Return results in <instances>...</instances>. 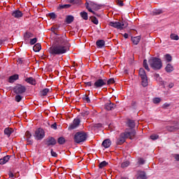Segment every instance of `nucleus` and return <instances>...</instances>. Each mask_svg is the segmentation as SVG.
<instances>
[{
  "mask_svg": "<svg viewBox=\"0 0 179 179\" xmlns=\"http://www.w3.org/2000/svg\"><path fill=\"white\" fill-rule=\"evenodd\" d=\"M118 6H124V1L121 0H117Z\"/></svg>",
  "mask_w": 179,
  "mask_h": 179,
  "instance_id": "6e6d98bb",
  "label": "nucleus"
},
{
  "mask_svg": "<svg viewBox=\"0 0 179 179\" xmlns=\"http://www.w3.org/2000/svg\"><path fill=\"white\" fill-rule=\"evenodd\" d=\"M70 3H73V5L80 3V0H70Z\"/></svg>",
  "mask_w": 179,
  "mask_h": 179,
  "instance_id": "a18cd8bd",
  "label": "nucleus"
},
{
  "mask_svg": "<svg viewBox=\"0 0 179 179\" xmlns=\"http://www.w3.org/2000/svg\"><path fill=\"white\" fill-rule=\"evenodd\" d=\"M107 85V78H99L93 84L94 89H101Z\"/></svg>",
  "mask_w": 179,
  "mask_h": 179,
  "instance_id": "423d86ee",
  "label": "nucleus"
},
{
  "mask_svg": "<svg viewBox=\"0 0 179 179\" xmlns=\"http://www.w3.org/2000/svg\"><path fill=\"white\" fill-rule=\"evenodd\" d=\"M13 134V129L10 127H7L4 129V134L6 135L8 138Z\"/></svg>",
  "mask_w": 179,
  "mask_h": 179,
  "instance_id": "6ab92c4d",
  "label": "nucleus"
},
{
  "mask_svg": "<svg viewBox=\"0 0 179 179\" xmlns=\"http://www.w3.org/2000/svg\"><path fill=\"white\" fill-rule=\"evenodd\" d=\"M25 136L27 138V141H29V139H30V138H31V133H30V131H27L25 133Z\"/></svg>",
  "mask_w": 179,
  "mask_h": 179,
  "instance_id": "c03bdc74",
  "label": "nucleus"
},
{
  "mask_svg": "<svg viewBox=\"0 0 179 179\" xmlns=\"http://www.w3.org/2000/svg\"><path fill=\"white\" fill-rule=\"evenodd\" d=\"M86 8L89 12H91V13H93V15H96V13L92 10V9H94V10H99V9H100V5L94 3V2H91L90 4L87 3L86 5Z\"/></svg>",
  "mask_w": 179,
  "mask_h": 179,
  "instance_id": "6e6552de",
  "label": "nucleus"
},
{
  "mask_svg": "<svg viewBox=\"0 0 179 179\" xmlns=\"http://www.w3.org/2000/svg\"><path fill=\"white\" fill-rule=\"evenodd\" d=\"M13 92L16 94H23L26 92V87L22 85H17L13 88Z\"/></svg>",
  "mask_w": 179,
  "mask_h": 179,
  "instance_id": "1a4fd4ad",
  "label": "nucleus"
},
{
  "mask_svg": "<svg viewBox=\"0 0 179 179\" xmlns=\"http://www.w3.org/2000/svg\"><path fill=\"white\" fill-rule=\"evenodd\" d=\"M68 8H71V4L59 5L60 9H68Z\"/></svg>",
  "mask_w": 179,
  "mask_h": 179,
  "instance_id": "e433bc0d",
  "label": "nucleus"
},
{
  "mask_svg": "<svg viewBox=\"0 0 179 179\" xmlns=\"http://www.w3.org/2000/svg\"><path fill=\"white\" fill-rule=\"evenodd\" d=\"M80 124V120L79 118H76L73 120V122L69 126V129H76Z\"/></svg>",
  "mask_w": 179,
  "mask_h": 179,
  "instance_id": "9d476101",
  "label": "nucleus"
},
{
  "mask_svg": "<svg viewBox=\"0 0 179 179\" xmlns=\"http://www.w3.org/2000/svg\"><path fill=\"white\" fill-rule=\"evenodd\" d=\"M83 100H84V101H85L86 103H90V98H89V96L86 94L83 95Z\"/></svg>",
  "mask_w": 179,
  "mask_h": 179,
  "instance_id": "c9c22d12",
  "label": "nucleus"
},
{
  "mask_svg": "<svg viewBox=\"0 0 179 179\" xmlns=\"http://www.w3.org/2000/svg\"><path fill=\"white\" fill-rule=\"evenodd\" d=\"M8 176L10 178H13L15 177V175L13 174V173H12V171H10L8 173Z\"/></svg>",
  "mask_w": 179,
  "mask_h": 179,
  "instance_id": "052dcab7",
  "label": "nucleus"
},
{
  "mask_svg": "<svg viewBox=\"0 0 179 179\" xmlns=\"http://www.w3.org/2000/svg\"><path fill=\"white\" fill-rule=\"evenodd\" d=\"M24 81L27 82V83H29V85H32V86H36V85H37V81L32 77L27 78Z\"/></svg>",
  "mask_w": 179,
  "mask_h": 179,
  "instance_id": "2eb2a0df",
  "label": "nucleus"
},
{
  "mask_svg": "<svg viewBox=\"0 0 179 179\" xmlns=\"http://www.w3.org/2000/svg\"><path fill=\"white\" fill-rule=\"evenodd\" d=\"M50 55L55 57V55H62L69 51V46H68V42L63 38L58 40L57 43L52 45L48 50Z\"/></svg>",
  "mask_w": 179,
  "mask_h": 179,
  "instance_id": "f257e3e1",
  "label": "nucleus"
},
{
  "mask_svg": "<svg viewBox=\"0 0 179 179\" xmlns=\"http://www.w3.org/2000/svg\"><path fill=\"white\" fill-rule=\"evenodd\" d=\"M51 155L53 157H57V152H54V150H51Z\"/></svg>",
  "mask_w": 179,
  "mask_h": 179,
  "instance_id": "bf43d9fd",
  "label": "nucleus"
},
{
  "mask_svg": "<svg viewBox=\"0 0 179 179\" xmlns=\"http://www.w3.org/2000/svg\"><path fill=\"white\" fill-rule=\"evenodd\" d=\"M17 64H24V59L23 58H19L17 60Z\"/></svg>",
  "mask_w": 179,
  "mask_h": 179,
  "instance_id": "603ef678",
  "label": "nucleus"
},
{
  "mask_svg": "<svg viewBox=\"0 0 179 179\" xmlns=\"http://www.w3.org/2000/svg\"><path fill=\"white\" fill-rule=\"evenodd\" d=\"M128 127H129V128H135V121L129 120L128 121Z\"/></svg>",
  "mask_w": 179,
  "mask_h": 179,
  "instance_id": "c756f323",
  "label": "nucleus"
},
{
  "mask_svg": "<svg viewBox=\"0 0 179 179\" xmlns=\"http://www.w3.org/2000/svg\"><path fill=\"white\" fill-rule=\"evenodd\" d=\"M168 87H169V89H173V87H174V83H170Z\"/></svg>",
  "mask_w": 179,
  "mask_h": 179,
  "instance_id": "680f3d73",
  "label": "nucleus"
},
{
  "mask_svg": "<svg viewBox=\"0 0 179 179\" xmlns=\"http://www.w3.org/2000/svg\"><path fill=\"white\" fill-rule=\"evenodd\" d=\"M18 95L15 96V101H17V103H20V101H22V99H23V97L20 95H19V94H17Z\"/></svg>",
  "mask_w": 179,
  "mask_h": 179,
  "instance_id": "4c0bfd02",
  "label": "nucleus"
},
{
  "mask_svg": "<svg viewBox=\"0 0 179 179\" xmlns=\"http://www.w3.org/2000/svg\"><path fill=\"white\" fill-rule=\"evenodd\" d=\"M165 71L168 73H170L173 72V71H174V66H173V65H171V64H168L166 65V66L165 67Z\"/></svg>",
  "mask_w": 179,
  "mask_h": 179,
  "instance_id": "412c9836",
  "label": "nucleus"
},
{
  "mask_svg": "<svg viewBox=\"0 0 179 179\" xmlns=\"http://www.w3.org/2000/svg\"><path fill=\"white\" fill-rule=\"evenodd\" d=\"M163 13V10H155L153 11V15H162Z\"/></svg>",
  "mask_w": 179,
  "mask_h": 179,
  "instance_id": "ea45409f",
  "label": "nucleus"
},
{
  "mask_svg": "<svg viewBox=\"0 0 179 179\" xmlns=\"http://www.w3.org/2000/svg\"><path fill=\"white\" fill-rule=\"evenodd\" d=\"M139 76L141 78V85L143 87H146L148 86V76H146V72L145 69H140L139 70Z\"/></svg>",
  "mask_w": 179,
  "mask_h": 179,
  "instance_id": "39448f33",
  "label": "nucleus"
},
{
  "mask_svg": "<svg viewBox=\"0 0 179 179\" xmlns=\"http://www.w3.org/2000/svg\"><path fill=\"white\" fill-rule=\"evenodd\" d=\"M165 59L166 61H167V62H171L173 57H171V55L166 54L165 56Z\"/></svg>",
  "mask_w": 179,
  "mask_h": 179,
  "instance_id": "7c9ffc66",
  "label": "nucleus"
},
{
  "mask_svg": "<svg viewBox=\"0 0 179 179\" xmlns=\"http://www.w3.org/2000/svg\"><path fill=\"white\" fill-rule=\"evenodd\" d=\"M160 101H162V100L160 99V98H155L153 99V103L155 104H158V103H160Z\"/></svg>",
  "mask_w": 179,
  "mask_h": 179,
  "instance_id": "de8ad7c7",
  "label": "nucleus"
},
{
  "mask_svg": "<svg viewBox=\"0 0 179 179\" xmlns=\"http://www.w3.org/2000/svg\"><path fill=\"white\" fill-rule=\"evenodd\" d=\"M173 157H174V159H176V160L177 162H179V154H175V155H173Z\"/></svg>",
  "mask_w": 179,
  "mask_h": 179,
  "instance_id": "4d7b16f0",
  "label": "nucleus"
},
{
  "mask_svg": "<svg viewBox=\"0 0 179 179\" xmlns=\"http://www.w3.org/2000/svg\"><path fill=\"white\" fill-rule=\"evenodd\" d=\"M120 179H128L127 177H122Z\"/></svg>",
  "mask_w": 179,
  "mask_h": 179,
  "instance_id": "69168bd1",
  "label": "nucleus"
},
{
  "mask_svg": "<svg viewBox=\"0 0 179 179\" xmlns=\"http://www.w3.org/2000/svg\"><path fill=\"white\" fill-rule=\"evenodd\" d=\"M170 37L171 40H176V41L179 40L178 35L176 34H171Z\"/></svg>",
  "mask_w": 179,
  "mask_h": 179,
  "instance_id": "473e14b6",
  "label": "nucleus"
},
{
  "mask_svg": "<svg viewBox=\"0 0 179 179\" xmlns=\"http://www.w3.org/2000/svg\"><path fill=\"white\" fill-rule=\"evenodd\" d=\"M50 92V90L48 88L44 89L41 92V96H47V94Z\"/></svg>",
  "mask_w": 179,
  "mask_h": 179,
  "instance_id": "72a5a7b5",
  "label": "nucleus"
},
{
  "mask_svg": "<svg viewBox=\"0 0 179 179\" xmlns=\"http://www.w3.org/2000/svg\"><path fill=\"white\" fill-rule=\"evenodd\" d=\"M166 129L167 131H169V132H176V131H178L179 126L178 125L167 126Z\"/></svg>",
  "mask_w": 179,
  "mask_h": 179,
  "instance_id": "a211bd4d",
  "label": "nucleus"
},
{
  "mask_svg": "<svg viewBox=\"0 0 179 179\" xmlns=\"http://www.w3.org/2000/svg\"><path fill=\"white\" fill-rule=\"evenodd\" d=\"M24 38H30V37H31V33L30 32H27L25 34H24Z\"/></svg>",
  "mask_w": 179,
  "mask_h": 179,
  "instance_id": "3c124183",
  "label": "nucleus"
},
{
  "mask_svg": "<svg viewBox=\"0 0 179 179\" xmlns=\"http://www.w3.org/2000/svg\"><path fill=\"white\" fill-rule=\"evenodd\" d=\"M109 26H110L111 27H114L115 29H119L120 30H122V29L128 27V22L126 21H123L122 22H109Z\"/></svg>",
  "mask_w": 179,
  "mask_h": 179,
  "instance_id": "20e7f679",
  "label": "nucleus"
},
{
  "mask_svg": "<svg viewBox=\"0 0 179 179\" xmlns=\"http://www.w3.org/2000/svg\"><path fill=\"white\" fill-rule=\"evenodd\" d=\"M36 43H37V38H34L30 39L29 43L31 45H34V44H36Z\"/></svg>",
  "mask_w": 179,
  "mask_h": 179,
  "instance_id": "58836bf2",
  "label": "nucleus"
},
{
  "mask_svg": "<svg viewBox=\"0 0 179 179\" xmlns=\"http://www.w3.org/2000/svg\"><path fill=\"white\" fill-rule=\"evenodd\" d=\"M45 145H47V146H54L57 145V140L53 137H48L45 139Z\"/></svg>",
  "mask_w": 179,
  "mask_h": 179,
  "instance_id": "f8f14e48",
  "label": "nucleus"
},
{
  "mask_svg": "<svg viewBox=\"0 0 179 179\" xmlns=\"http://www.w3.org/2000/svg\"><path fill=\"white\" fill-rule=\"evenodd\" d=\"M19 80V76L17 74H14L8 78L9 83H14L15 80Z\"/></svg>",
  "mask_w": 179,
  "mask_h": 179,
  "instance_id": "f3484780",
  "label": "nucleus"
},
{
  "mask_svg": "<svg viewBox=\"0 0 179 179\" xmlns=\"http://www.w3.org/2000/svg\"><path fill=\"white\" fill-rule=\"evenodd\" d=\"M102 146L103 148H105V149L110 148V146H111V141L108 138L104 140L102 142Z\"/></svg>",
  "mask_w": 179,
  "mask_h": 179,
  "instance_id": "dca6fc26",
  "label": "nucleus"
},
{
  "mask_svg": "<svg viewBox=\"0 0 179 179\" xmlns=\"http://www.w3.org/2000/svg\"><path fill=\"white\" fill-rule=\"evenodd\" d=\"M73 139L76 143H82L87 139V134L85 131H78L74 135Z\"/></svg>",
  "mask_w": 179,
  "mask_h": 179,
  "instance_id": "7ed1b4c3",
  "label": "nucleus"
},
{
  "mask_svg": "<svg viewBox=\"0 0 179 179\" xmlns=\"http://www.w3.org/2000/svg\"><path fill=\"white\" fill-rule=\"evenodd\" d=\"M92 22L94 23V24H99V20L96 17H92Z\"/></svg>",
  "mask_w": 179,
  "mask_h": 179,
  "instance_id": "79ce46f5",
  "label": "nucleus"
},
{
  "mask_svg": "<svg viewBox=\"0 0 179 179\" xmlns=\"http://www.w3.org/2000/svg\"><path fill=\"white\" fill-rule=\"evenodd\" d=\"M50 128H52V129H57V123L51 124Z\"/></svg>",
  "mask_w": 179,
  "mask_h": 179,
  "instance_id": "13d9d810",
  "label": "nucleus"
},
{
  "mask_svg": "<svg viewBox=\"0 0 179 179\" xmlns=\"http://www.w3.org/2000/svg\"><path fill=\"white\" fill-rule=\"evenodd\" d=\"M86 87H90L92 86H93V83H92V81L87 82L85 83Z\"/></svg>",
  "mask_w": 179,
  "mask_h": 179,
  "instance_id": "5fc2aeb1",
  "label": "nucleus"
},
{
  "mask_svg": "<svg viewBox=\"0 0 179 179\" xmlns=\"http://www.w3.org/2000/svg\"><path fill=\"white\" fill-rule=\"evenodd\" d=\"M0 27H2V21H0Z\"/></svg>",
  "mask_w": 179,
  "mask_h": 179,
  "instance_id": "338daca9",
  "label": "nucleus"
},
{
  "mask_svg": "<svg viewBox=\"0 0 179 179\" xmlns=\"http://www.w3.org/2000/svg\"><path fill=\"white\" fill-rule=\"evenodd\" d=\"M96 16H98V17H100V15H96Z\"/></svg>",
  "mask_w": 179,
  "mask_h": 179,
  "instance_id": "774afa93",
  "label": "nucleus"
},
{
  "mask_svg": "<svg viewBox=\"0 0 179 179\" xmlns=\"http://www.w3.org/2000/svg\"><path fill=\"white\" fill-rule=\"evenodd\" d=\"M121 166L123 169H124V167H128V166H129V162H124L122 163Z\"/></svg>",
  "mask_w": 179,
  "mask_h": 179,
  "instance_id": "49530a36",
  "label": "nucleus"
},
{
  "mask_svg": "<svg viewBox=\"0 0 179 179\" xmlns=\"http://www.w3.org/2000/svg\"><path fill=\"white\" fill-rule=\"evenodd\" d=\"M150 66L155 71L162 69L163 64L162 63V59L157 57H151L149 61Z\"/></svg>",
  "mask_w": 179,
  "mask_h": 179,
  "instance_id": "f03ea898",
  "label": "nucleus"
},
{
  "mask_svg": "<svg viewBox=\"0 0 179 179\" xmlns=\"http://www.w3.org/2000/svg\"><path fill=\"white\" fill-rule=\"evenodd\" d=\"M138 163V164H145V159L142 158H139Z\"/></svg>",
  "mask_w": 179,
  "mask_h": 179,
  "instance_id": "864d4df0",
  "label": "nucleus"
},
{
  "mask_svg": "<svg viewBox=\"0 0 179 179\" xmlns=\"http://www.w3.org/2000/svg\"><path fill=\"white\" fill-rule=\"evenodd\" d=\"M164 106V107H170V104L169 103H165Z\"/></svg>",
  "mask_w": 179,
  "mask_h": 179,
  "instance_id": "0e129e2a",
  "label": "nucleus"
},
{
  "mask_svg": "<svg viewBox=\"0 0 179 179\" xmlns=\"http://www.w3.org/2000/svg\"><path fill=\"white\" fill-rule=\"evenodd\" d=\"M49 16H50V19H57V15H55V13H50Z\"/></svg>",
  "mask_w": 179,
  "mask_h": 179,
  "instance_id": "09e8293b",
  "label": "nucleus"
},
{
  "mask_svg": "<svg viewBox=\"0 0 179 179\" xmlns=\"http://www.w3.org/2000/svg\"><path fill=\"white\" fill-rule=\"evenodd\" d=\"M131 41L135 45H138V44H139V42L141 41V36H136L132 38Z\"/></svg>",
  "mask_w": 179,
  "mask_h": 179,
  "instance_id": "393cba45",
  "label": "nucleus"
},
{
  "mask_svg": "<svg viewBox=\"0 0 179 179\" xmlns=\"http://www.w3.org/2000/svg\"><path fill=\"white\" fill-rule=\"evenodd\" d=\"M128 136H129V134H124V133H122L120 138L117 139V145H122Z\"/></svg>",
  "mask_w": 179,
  "mask_h": 179,
  "instance_id": "9b49d317",
  "label": "nucleus"
},
{
  "mask_svg": "<svg viewBox=\"0 0 179 179\" xmlns=\"http://www.w3.org/2000/svg\"><path fill=\"white\" fill-rule=\"evenodd\" d=\"M115 83L114 78H110L108 80H106V85H113Z\"/></svg>",
  "mask_w": 179,
  "mask_h": 179,
  "instance_id": "a19ab883",
  "label": "nucleus"
},
{
  "mask_svg": "<svg viewBox=\"0 0 179 179\" xmlns=\"http://www.w3.org/2000/svg\"><path fill=\"white\" fill-rule=\"evenodd\" d=\"M9 159H10V156L7 155L3 157V158L0 159V164H6L9 162Z\"/></svg>",
  "mask_w": 179,
  "mask_h": 179,
  "instance_id": "4be33fe9",
  "label": "nucleus"
},
{
  "mask_svg": "<svg viewBox=\"0 0 179 179\" xmlns=\"http://www.w3.org/2000/svg\"><path fill=\"white\" fill-rule=\"evenodd\" d=\"M57 142L59 145H64L65 143V138L64 137H60L58 138Z\"/></svg>",
  "mask_w": 179,
  "mask_h": 179,
  "instance_id": "2f4dec72",
  "label": "nucleus"
},
{
  "mask_svg": "<svg viewBox=\"0 0 179 179\" xmlns=\"http://www.w3.org/2000/svg\"><path fill=\"white\" fill-rule=\"evenodd\" d=\"M33 50L35 52H39L41 50V44L36 43L35 45H34Z\"/></svg>",
  "mask_w": 179,
  "mask_h": 179,
  "instance_id": "a878e982",
  "label": "nucleus"
},
{
  "mask_svg": "<svg viewBox=\"0 0 179 179\" xmlns=\"http://www.w3.org/2000/svg\"><path fill=\"white\" fill-rule=\"evenodd\" d=\"M123 36L124 37V38H128V34H124Z\"/></svg>",
  "mask_w": 179,
  "mask_h": 179,
  "instance_id": "e2e57ef3",
  "label": "nucleus"
},
{
  "mask_svg": "<svg viewBox=\"0 0 179 179\" xmlns=\"http://www.w3.org/2000/svg\"><path fill=\"white\" fill-rule=\"evenodd\" d=\"M143 65V67L145 68V69H146V71H148V72H149V71H150V69H149V66L148 65V60L144 59Z\"/></svg>",
  "mask_w": 179,
  "mask_h": 179,
  "instance_id": "c85d7f7f",
  "label": "nucleus"
},
{
  "mask_svg": "<svg viewBox=\"0 0 179 179\" xmlns=\"http://www.w3.org/2000/svg\"><path fill=\"white\" fill-rule=\"evenodd\" d=\"M96 45L98 48H103L106 45V41L104 40H99L96 41Z\"/></svg>",
  "mask_w": 179,
  "mask_h": 179,
  "instance_id": "b1692460",
  "label": "nucleus"
},
{
  "mask_svg": "<svg viewBox=\"0 0 179 179\" xmlns=\"http://www.w3.org/2000/svg\"><path fill=\"white\" fill-rule=\"evenodd\" d=\"M124 135H127V134H128L129 136H127V138H129L130 139H134L136 132L134 130H131V131L130 132H124Z\"/></svg>",
  "mask_w": 179,
  "mask_h": 179,
  "instance_id": "bb28decb",
  "label": "nucleus"
},
{
  "mask_svg": "<svg viewBox=\"0 0 179 179\" xmlns=\"http://www.w3.org/2000/svg\"><path fill=\"white\" fill-rule=\"evenodd\" d=\"M105 108L108 111H111V110H114V108H115V104L111 103V101H109L106 103Z\"/></svg>",
  "mask_w": 179,
  "mask_h": 179,
  "instance_id": "4468645a",
  "label": "nucleus"
},
{
  "mask_svg": "<svg viewBox=\"0 0 179 179\" xmlns=\"http://www.w3.org/2000/svg\"><path fill=\"white\" fill-rule=\"evenodd\" d=\"M45 136V131L42 128H38L35 131L34 137L36 141H41Z\"/></svg>",
  "mask_w": 179,
  "mask_h": 179,
  "instance_id": "0eeeda50",
  "label": "nucleus"
},
{
  "mask_svg": "<svg viewBox=\"0 0 179 179\" xmlns=\"http://www.w3.org/2000/svg\"><path fill=\"white\" fill-rule=\"evenodd\" d=\"M137 174V178L146 179V173L145 171H139Z\"/></svg>",
  "mask_w": 179,
  "mask_h": 179,
  "instance_id": "5701e85b",
  "label": "nucleus"
},
{
  "mask_svg": "<svg viewBox=\"0 0 179 179\" xmlns=\"http://www.w3.org/2000/svg\"><path fill=\"white\" fill-rule=\"evenodd\" d=\"M81 17H83V19H84V20H87L89 19V17L87 15V13L83 11L80 13Z\"/></svg>",
  "mask_w": 179,
  "mask_h": 179,
  "instance_id": "cd10ccee",
  "label": "nucleus"
},
{
  "mask_svg": "<svg viewBox=\"0 0 179 179\" xmlns=\"http://www.w3.org/2000/svg\"><path fill=\"white\" fill-rule=\"evenodd\" d=\"M11 15L12 16H13V17L19 19L20 17H22V16H23V13H22V11L19 10H15L12 12Z\"/></svg>",
  "mask_w": 179,
  "mask_h": 179,
  "instance_id": "ddd939ff",
  "label": "nucleus"
},
{
  "mask_svg": "<svg viewBox=\"0 0 179 179\" xmlns=\"http://www.w3.org/2000/svg\"><path fill=\"white\" fill-rule=\"evenodd\" d=\"M89 114H90L89 110H83V111L82 112V115H83V117H86L87 115H89Z\"/></svg>",
  "mask_w": 179,
  "mask_h": 179,
  "instance_id": "8fccbe9b",
  "label": "nucleus"
},
{
  "mask_svg": "<svg viewBox=\"0 0 179 179\" xmlns=\"http://www.w3.org/2000/svg\"><path fill=\"white\" fill-rule=\"evenodd\" d=\"M73 20H75V17H73V15H67L66 17L65 22L67 24H71V23L73 22Z\"/></svg>",
  "mask_w": 179,
  "mask_h": 179,
  "instance_id": "aec40b11",
  "label": "nucleus"
},
{
  "mask_svg": "<svg viewBox=\"0 0 179 179\" xmlns=\"http://www.w3.org/2000/svg\"><path fill=\"white\" fill-rule=\"evenodd\" d=\"M150 139H152V141H156V139H159V135L152 134L150 136Z\"/></svg>",
  "mask_w": 179,
  "mask_h": 179,
  "instance_id": "37998d69",
  "label": "nucleus"
},
{
  "mask_svg": "<svg viewBox=\"0 0 179 179\" xmlns=\"http://www.w3.org/2000/svg\"><path fill=\"white\" fill-rule=\"evenodd\" d=\"M107 164H108V163L106 161H103L102 162H101L99 164V169H103L104 167H106V166H107Z\"/></svg>",
  "mask_w": 179,
  "mask_h": 179,
  "instance_id": "f704fd0d",
  "label": "nucleus"
}]
</instances>
